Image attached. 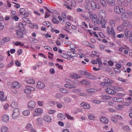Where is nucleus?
<instances>
[{"label":"nucleus","mask_w":132,"mask_h":132,"mask_svg":"<svg viewBox=\"0 0 132 132\" xmlns=\"http://www.w3.org/2000/svg\"><path fill=\"white\" fill-rule=\"evenodd\" d=\"M20 110L18 108H15L13 111V114L12 117L13 119H15L17 118L20 115Z\"/></svg>","instance_id":"f257e3e1"},{"label":"nucleus","mask_w":132,"mask_h":132,"mask_svg":"<svg viewBox=\"0 0 132 132\" xmlns=\"http://www.w3.org/2000/svg\"><path fill=\"white\" fill-rule=\"evenodd\" d=\"M107 33L109 35L111 33V34L112 36L113 37H115V32L114 29L113 27H112L111 28V30H110V29L109 27H107Z\"/></svg>","instance_id":"f03ea898"},{"label":"nucleus","mask_w":132,"mask_h":132,"mask_svg":"<svg viewBox=\"0 0 132 132\" xmlns=\"http://www.w3.org/2000/svg\"><path fill=\"white\" fill-rule=\"evenodd\" d=\"M27 105L28 108L29 109L32 110L35 107L36 104L35 101H31L28 103Z\"/></svg>","instance_id":"7ed1b4c3"},{"label":"nucleus","mask_w":132,"mask_h":132,"mask_svg":"<svg viewBox=\"0 0 132 132\" xmlns=\"http://www.w3.org/2000/svg\"><path fill=\"white\" fill-rule=\"evenodd\" d=\"M26 88L24 90V92L27 94L31 93V90H34V88L30 86H26Z\"/></svg>","instance_id":"20e7f679"},{"label":"nucleus","mask_w":132,"mask_h":132,"mask_svg":"<svg viewBox=\"0 0 132 132\" xmlns=\"http://www.w3.org/2000/svg\"><path fill=\"white\" fill-rule=\"evenodd\" d=\"M90 14V17L92 19V22L95 24H96V22H97V17L96 15H93L92 13L91 12H89Z\"/></svg>","instance_id":"39448f33"},{"label":"nucleus","mask_w":132,"mask_h":132,"mask_svg":"<svg viewBox=\"0 0 132 132\" xmlns=\"http://www.w3.org/2000/svg\"><path fill=\"white\" fill-rule=\"evenodd\" d=\"M45 87L44 83L40 81H38L36 85V87L37 88L42 89L44 88Z\"/></svg>","instance_id":"423d86ee"},{"label":"nucleus","mask_w":132,"mask_h":132,"mask_svg":"<svg viewBox=\"0 0 132 132\" xmlns=\"http://www.w3.org/2000/svg\"><path fill=\"white\" fill-rule=\"evenodd\" d=\"M77 81H73L71 80L68 79L67 82L70 85L72 88H76L77 87L76 86L74 85L76 84V83Z\"/></svg>","instance_id":"0eeeda50"},{"label":"nucleus","mask_w":132,"mask_h":132,"mask_svg":"<svg viewBox=\"0 0 132 132\" xmlns=\"http://www.w3.org/2000/svg\"><path fill=\"white\" fill-rule=\"evenodd\" d=\"M99 17L103 19L105 18L106 16V14L105 12L103 10H100L99 12Z\"/></svg>","instance_id":"6e6552de"},{"label":"nucleus","mask_w":132,"mask_h":132,"mask_svg":"<svg viewBox=\"0 0 132 132\" xmlns=\"http://www.w3.org/2000/svg\"><path fill=\"white\" fill-rule=\"evenodd\" d=\"M104 85L105 86H106L108 84H110V83H114L113 81L111 80L110 79L105 78V79L104 80Z\"/></svg>","instance_id":"1a4fd4ad"},{"label":"nucleus","mask_w":132,"mask_h":132,"mask_svg":"<svg viewBox=\"0 0 132 132\" xmlns=\"http://www.w3.org/2000/svg\"><path fill=\"white\" fill-rule=\"evenodd\" d=\"M86 76L87 78L89 79H95L96 78V77L93 76L91 74L87 72L86 74Z\"/></svg>","instance_id":"9d476101"},{"label":"nucleus","mask_w":132,"mask_h":132,"mask_svg":"<svg viewBox=\"0 0 132 132\" xmlns=\"http://www.w3.org/2000/svg\"><path fill=\"white\" fill-rule=\"evenodd\" d=\"M44 120L47 122H50L52 121V119L50 116L47 115H45L43 117Z\"/></svg>","instance_id":"9b49d317"},{"label":"nucleus","mask_w":132,"mask_h":132,"mask_svg":"<svg viewBox=\"0 0 132 132\" xmlns=\"http://www.w3.org/2000/svg\"><path fill=\"white\" fill-rule=\"evenodd\" d=\"M13 86L11 87V88H18L20 87V85L19 83L18 82L15 81L13 83Z\"/></svg>","instance_id":"f8f14e48"},{"label":"nucleus","mask_w":132,"mask_h":132,"mask_svg":"<svg viewBox=\"0 0 132 132\" xmlns=\"http://www.w3.org/2000/svg\"><path fill=\"white\" fill-rule=\"evenodd\" d=\"M80 105L84 108L86 109H88L90 107L89 105L85 103H81Z\"/></svg>","instance_id":"ddd939ff"},{"label":"nucleus","mask_w":132,"mask_h":132,"mask_svg":"<svg viewBox=\"0 0 132 132\" xmlns=\"http://www.w3.org/2000/svg\"><path fill=\"white\" fill-rule=\"evenodd\" d=\"M4 97V94L3 92L1 91L0 92V99L1 101H5L6 99V97Z\"/></svg>","instance_id":"4468645a"},{"label":"nucleus","mask_w":132,"mask_h":132,"mask_svg":"<svg viewBox=\"0 0 132 132\" xmlns=\"http://www.w3.org/2000/svg\"><path fill=\"white\" fill-rule=\"evenodd\" d=\"M105 91L108 94L114 95L116 93L115 91L110 88H107L105 89Z\"/></svg>","instance_id":"2eb2a0df"},{"label":"nucleus","mask_w":132,"mask_h":132,"mask_svg":"<svg viewBox=\"0 0 132 132\" xmlns=\"http://www.w3.org/2000/svg\"><path fill=\"white\" fill-rule=\"evenodd\" d=\"M15 12L14 11H12V14L11 16L12 17V19L15 20V21H17L18 20L19 18L17 16H16L15 15Z\"/></svg>","instance_id":"dca6fc26"},{"label":"nucleus","mask_w":132,"mask_h":132,"mask_svg":"<svg viewBox=\"0 0 132 132\" xmlns=\"http://www.w3.org/2000/svg\"><path fill=\"white\" fill-rule=\"evenodd\" d=\"M100 119V121L106 124L108 122V120L105 117H102Z\"/></svg>","instance_id":"f3484780"},{"label":"nucleus","mask_w":132,"mask_h":132,"mask_svg":"<svg viewBox=\"0 0 132 132\" xmlns=\"http://www.w3.org/2000/svg\"><path fill=\"white\" fill-rule=\"evenodd\" d=\"M2 120L4 122L8 121L9 119V117L7 115H3L2 117Z\"/></svg>","instance_id":"a211bd4d"},{"label":"nucleus","mask_w":132,"mask_h":132,"mask_svg":"<svg viewBox=\"0 0 132 132\" xmlns=\"http://www.w3.org/2000/svg\"><path fill=\"white\" fill-rule=\"evenodd\" d=\"M90 4L92 10H95L97 7L94 1H92L90 2Z\"/></svg>","instance_id":"6ab92c4d"},{"label":"nucleus","mask_w":132,"mask_h":132,"mask_svg":"<svg viewBox=\"0 0 132 132\" xmlns=\"http://www.w3.org/2000/svg\"><path fill=\"white\" fill-rule=\"evenodd\" d=\"M118 1L119 3H120L122 6H127L128 5L127 3L125 1V0H118Z\"/></svg>","instance_id":"aec40b11"},{"label":"nucleus","mask_w":132,"mask_h":132,"mask_svg":"<svg viewBox=\"0 0 132 132\" xmlns=\"http://www.w3.org/2000/svg\"><path fill=\"white\" fill-rule=\"evenodd\" d=\"M10 40V38L9 37H6L3 38L1 40L4 44L5 43L9 42Z\"/></svg>","instance_id":"412c9836"},{"label":"nucleus","mask_w":132,"mask_h":132,"mask_svg":"<svg viewBox=\"0 0 132 132\" xmlns=\"http://www.w3.org/2000/svg\"><path fill=\"white\" fill-rule=\"evenodd\" d=\"M8 128L5 126H2L1 128V132H7Z\"/></svg>","instance_id":"4be33fe9"},{"label":"nucleus","mask_w":132,"mask_h":132,"mask_svg":"<svg viewBox=\"0 0 132 132\" xmlns=\"http://www.w3.org/2000/svg\"><path fill=\"white\" fill-rule=\"evenodd\" d=\"M60 90L62 93H68L69 92V90L66 88H61L60 89Z\"/></svg>","instance_id":"5701e85b"},{"label":"nucleus","mask_w":132,"mask_h":132,"mask_svg":"<svg viewBox=\"0 0 132 132\" xmlns=\"http://www.w3.org/2000/svg\"><path fill=\"white\" fill-rule=\"evenodd\" d=\"M126 14L127 19L129 18V17L132 15V12L129 10H127L126 12Z\"/></svg>","instance_id":"b1692460"},{"label":"nucleus","mask_w":132,"mask_h":132,"mask_svg":"<svg viewBox=\"0 0 132 132\" xmlns=\"http://www.w3.org/2000/svg\"><path fill=\"white\" fill-rule=\"evenodd\" d=\"M107 3L108 4L113 6L115 4V2L114 0H106Z\"/></svg>","instance_id":"393cba45"},{"label":"nucleus","mask_w":132,"mask_h":132,"mask_svg":"<svg viewBox=\"0 0 132 132\" xmlns=\"http://www.w3.org/2000/svg\"><path fill=\"white\" fill-rule=\"evenodd\" d=\"M71 77L72 78H80L79 75L75 73H72L71 75Z\"/></svg>","instance_id":"a878e982"},{"label":"nucleus","mask_w":132,"mask_h":132,"mask_svg":"<svg viewBox=\"0 0 132 132\" xmlns=\"http://www.w3.org/2000/svg\"><path fill=\"white\" fill-rule=\"evenodd\" d=\"M106 21L105 20L103 19H102L101 20V23L102 25L101 26V27L103 28H105L106 27V26L105 25L106 24Z\"/></svg>","instance_id":"bb28decb"},{"label":"nucleus","mask_w":132,"mask_h":132,"mask_svg":"<svg viewBox=\"0 0 132 132\" xmlns=\"http://www.w3.org/2000/svg\"><path fill=\"white\" fill-rule=\"evenodd\" d=\"M87 92L89 93H90L91 92H95L97 91L96 90L93 88H89L86 90Z\"/></svg>","instance_id":"cd10ccee"},{"label":"nucleus","mask_w":132,"mask_h":132,"mask_svg":"<svg viewBox=\"0 0 132 132\" xmlns=\"http://www.w3.org/2000/svg\"><path fill=\"white\" fill-rule=\"evenodd\" d=\"M26 81L27 83L29 84H34L35 82L34 80L32 79H26Z\"/></svg>","instance_id":"c85d7f7f"},{"label":"nucleus","mask_w":132,"mask_h":132,"mask_svg":"<svg viewBox=\"0 0 132 132\" xmlns=\"http://www.w3.org/2000/svg\"><path fill=\"white\" fill-rule=\"evenodd\" d=\"M130 31L128 30L125 31V34L127 38H129L130 36Z\"/></svg>","instance_id":"c756f323"},{"label":"nucleus","mask_w":132,"mask_h":132,"mask_svg":"<svg viewBox=\"0 0 132 132\" xmlns=\"http://www.w3.org/2000/svg\"><path fill=\"white\" fill-rule=\"evenodd\" d=\"M126 14L125 12L124 13L121 14V19L123 20H125V19H127Z\"/></svg>","instance_id":"7c9ffc66"},{"label":"nucleus","mask_w":132,"mask_h":132,"mask_svg":"<svg viewBox=\"0 0 132 132\" xmlns=\"http://www.w3.org/2000/svg\"><path fill=\"white\" fill-rule=\"evenodd\" d=\"M114 12L116 13H120V8L118 7H114Z\"/></svg>","instance_id":"2f4dec72"},{"label":"nucleus","mask_w":132,"mask_h":132,"mask_svg":"<svg viewBox=\"0 0 132 132\" xmlns=\"http://www.w3.org/2000/svg\"><path fill=\"white\" fill-rule=\"evenodd\" d=\"M42 119L41 118H39L37 119L36 121L37 125H40L41 124L42 122Z\"/></svg>","instance_id":"473e14b6"},{"label":"nucleus","mask_w":132,"mask_h":132,"mask_svg":"<svg viewBox=\"0 0 132 132\" xmlns=\"http://www.w3.org/2000/svg\"><path fill=\"white\" fill-rule=\"evenodd\" d=\"M30 113V111L28 110H26L22 112L23 114L25 116H27L29 115Z\"/></svg>","instance_id":"72a5a7b5"},{"label":"nucleus","mask_w":132,"mask_h":132,"mask_svg":"<svg viewBox=\"0 0 132 132\" xmlns=\"http://www.w3.org/2000/svg\"><path fill=\"white\" fill-rule=\"evenodd\" d=\"M80 84L84 85H88L90 83L89 81H87L85 80H83L80 82Z\"/></svg>","instance_id":"f704fd0d"},{"label":"nucleus","mask_w":132,"mask_h":132,"mask_svg":"<svg viewBox=\"0 0 132 132\" xmlns=\"http://www.w3.org/2000/svg\"><path fill=\"white\" fill-rule=\"evenodd\" d=\"M17 105V103L16 101H14L12 102L11 105V106L12 108H14L16 107Z\"/></svg>","instance_id":"c9c22d12"},{"label":"nucleus","mask_w":132,"mask_h":132,"mask_svg":"<svg viewBox=\"0 0 132 132\" xmlns=\"http://www.w3.org/2000/svg\"><path fill=\"white\" fill-rule=\"evenodd\" d=\"M101 97L102 99L104 100H109L111 99V98L109 96L106 95L102 96Z\"/></svg>","instance_id":"e433bc0d"},{"label":"nucleus","mask_w":132,"mask_h":132,"mask_svg":"<svg viewBox=\"0 0 132 132\" xmlns=\"http://www.w3.org/2000/svg\"><path fill=\"white\" fill-rule=\"evenodd\" d=\"M122 24L124 26H129L130 25L129 22L127 20L123 22Z\"/></svg>","instance_id":"4c0bfd02"},{"label":"nucleus","mask_w":132,"mask_h":132,"mask_svg":"<svg viewBox=\"0 0 132 132\" xmlns=\"http://www.w3.org/2000/svg\"><path fill=\"white\" fill-rule=\"evenodd\" d=\"M43 111L40 108H38L37 109H35V112L36 113H40L43 112Z\"/></svg>","instance_id":"58836bf2"},{"label":"nucleus","mask_w":132,"mask_h":132,"mask_svg":"<svg viewBox=\"0 0 132 132\" xmlns=\"http://www.w3.org/2000/svg\"><path fill=\"white\" fill-rule=\"evenodd\" d=\"M122 128L126 131H129L130 130V128L128 126H123L122 127Z\"/></svg>","instance_id":"ea45409f"},{"label":"nucleus","mask_w":132,"mask_h":132,"mask_svg":"<svg viewBox=\"0 0 132 132\" xmlns=\"http://www.w3.org/2000/svg\"><path fill=\"white\" fill-rule=\"evenodd\" d=\"M64 100L65 102L68 103H69L71 101L70 98L68 97H65L64 98Z\"/></svg>","instance_id":"a19ab883"},{"label":"nucleus","mask_w":132,"mask_h":132,"mask_svg":"<svg viewBox=\"0 0 132 132\" xmlns=\"http://www.w3.org/2000/svg\"><path fill=\"white\" fill-rule=\"evenodd\" d=\"M43 25L49 27L51 25V23L48 21L44 22L43 23Z\"/></svg>","instance_id":"79ce46f5"},{"label":"nucleus","mask_w":132,"mask_h":132,"mask_svg":"<svg viewBox=\"0 0 132 132\" xmlns=\"http://www.w3.org/2000/svg\"><path fill=\"white\" fill-rule=\"evenodd\" d=\"M16 34L18 37L20 38H22L23 37L22 36L23 35V33L21 31H17L16 32Z\"/></svg>","instance_id":"37998d69"},{"label":"nucleus","mask_w":132,"mask_h":132,"mask_svg":"<svg viewBox=\"0 0 132 132\" xmlns=\"http://www.w3.org/2000/svg\"><path fill=\"white\" fill-rule=\"evenodd\" d=\"M32 126L31 125V124H30L29 123L28 124L27 126L26 127V129L28 130H31V129H32Z\"/></svg>","instance_id":"c03bdc74"},{"label":"nucleus","mask_w":132,"mask_h":132,"mask_svg":"<svg viewBox=\"0 0 132 132\" xmlns=\"http://www.w3.org/2000/svg\"><path fill=\"white\" fill-rule=\"evenodd\" d=\"M72 92L74 93H79L81 92V90L80 89H75L72 90Z\"/></svg>","instance_id":"a18cd8bd"},{"label":"nucleus","mask_w":132,"mask_h":132,"mask_svg":"<svg viewBox=\"0 0 132 132\" xmlns=\"http://www.w3.org/2000/svg\"><path fill=\"white\" fill-rule=\"evenodd\" d=\"M115 100H114V101L117 102H122L123 101V99L120 98H116Z\"/></svg>","instance_id":"49530a36"},{"label":"nucleus","mask_w":132,"mask_h":132,"mask_svg":"<svg viewBox=\"0 0 132 132\" xmlns=\"http://www.w3.org/2000/svg\"><path fill=\"white\" fill-rule=\"evenodd\" d=\"M82 43L84 45L86 46H91V44L86 41H84Z\"/></svg>","instance_id":"de8ad7c7"},{"label":"nucleus","mask_w":132,"mask_h":132,"mask_svg":"<svg viewBox=\"0 0 132 132\" xmlns=\"http://www.w3.org/2000/svg\"><path fill=\"white\" fill-rule=\"evenodd\" d=\"M88 118L91 120H93V119L95 118L94 116L92 114H88Z\"/></svg>","instance_id":"09e8293b"},{"label":"nucleus","mask_w":132,"mask_h":132,"mask_svg":"<svg viewBox=\"0 0 132 132\" xmlns=\"http://www.w3.org/2000/svg\"><path fill=\"white\" fill-rule=\"evenodd\" d=\"M100 3L103 6H105L106 5V3L104 0H101Z\"/></svg>","instance_id":"8fccbe9b"},{"label":"nucleus","mask_w":132,"mask_h":132,"mask_svg":"<svg viewBox=\"0 0 132 132\" xmlns=\"http://www.w3.org/2000/svg\"><path fill=\"white\" fill-rule=\"evenodd\" d=\"M78 73L79 74L81 75H86L87 72L84 71L79 70Z\"/></svg>","instance_id":"3c124183"},{"label":"nucleus","mask_w":132,"mask_h":132,"mask_svg":"<svg viewBox=\"0 0 132 132\" xmlns=\"http://www.w3.org/2000/svg\"><path fill=\"white\" fill-rule=\"evenodd\" d=\"M52 21L55 24H57L59 21L56 20V18H54L52 19Z\"/></svg>","instance_id":"603ef678"},{"label":"nucleus","mask_w":132,"mask_h":132,"mask_svg":"<svg viewBox=\"0 0 132 132\" xmlns=\"http://www.w3.org/2000/svg\"><path fill=\"white\" fill-rule=\"evenodd\" d=\"M124 107V106L122 105H118L117 107V109L119 110H122V108Z\"/></svg>","instance_id":"864d4df0"},{"label":"nucleus","mask_w":132,"mask_h":132,"mask_svg":"<svg viewBox=\"0 0 132 132\" xmlns=\"http://www.w3.org/2000/svg\"><path fill=\"white\" fill-rule=\"evenodd\" d=\"M15 45L16 46L20 45L21 46H22L23 44H21V43L20 42H16L15 43Z\"/></svg>","instance_id":"5fc2aeb1"},{"label":"nucleus","mask_w":132,"mask_h":132,"mask_svg":"<svg viewBox=\"0 0 132 132\" xmlns=\"http://www.w3.org/2000/svg\"><path fill=\"white\" fill-rule=\"evenodd\" d=\"M71 5L72 6H75L76 5V2L73 0H71Z\"/></svg>","instance_id":"6e6d98bb"},{"label":"nucleus","mask_w":132,"mask_h":132,"mask_svg":"<svg viewBox=\"0 0 132 132\" xmlns=\"http://www.w3.org/2000/svg\"><path fill=\"white\" fill-rule=\"evenodd\" d=\"M51 31L52 32H55L57 34H58L60 32L59 30L56 29H54L53 28H52Z\"/></svg>","instance_id":"4d7b16f0"},{"label":"nucleus","mask_w":132,"mask_h":132,"mask_svg":"<svg viewBox=\"0 0 132 132\" xmlns=\"http://www.w3.org/2000/svg\"><path fill=\"white\" fill-rule=\"evenodd\" d=\"M15 65L19 67L21 65V63L18 61L16 60L15 62Z\"/></svg>","instance_id":"13d9d810"},{"label":"nucleus","mask_w":132,"mask_h":132,"mask_svg":"<svg viewBox=\"0 0 132 132\" xmlns=\"http://www.w3.org/2000/svg\"><path fill=\"white\" fill-rule=\"evenodd\" d=\"M66 116H67V118L69 119L72 120L73 119V117H71L67 113L65 114Z\"/></svg>","instance_id":"bf43d9fd"},{"label":"nucleus","mask_w":132,"mask_h":132,"mask_svg":"<svg viewBox=\"0 0 132 132\" xmlns=\"http://www.w3.org/2000/svg\"><path fill=\"white\" fill-rule=\"evenodd\" d=\"M81 17L86 20H88L89 19V17L88 16H86L84 14H82L81 15Z\"/></svg>","instance_id":"052dcab7"},{"label":"nucleus","mask_w":132,"mask_h":132,"mask_svg":"<svg viewBox=\"0 0 132 132\" xmlns=\"http://www.w3.org/2000/svg\"><path fill=\"white\" fill-rule=\"evenodd\" d=\"M64 86L66 88H67L71 89L72 88L71 87V86L69 84H66L64 85Z\"/></svg>","instance_id":"680f3d73"},{"label":"nucleus","mask_w":132,"mask_h":132,"mask_svg":"<svg viewBox=\"0 0 132 132\" xmlns=\"http://www.w3.org/2000/svg\"><path fill=\"white\" fill-rule=\"evenodd\" d=\"M23 19L24 21L27 22L28 23H30V21L29 19L26 18H23Z\"/></svg>","instance_id":"e2e57ef3"},{"label":"nucleus","mask_w":132,"mask_h":132,"mask_svg":"<svg viewBox=\"0 0 132 132\" xmlns=\"http://www.w3.org/2000/svg\"><path fill=\"white\" fill-rule=\"evenodd\" d=\"M26 22L24 21L22 23H20L19 24V28H20L21 26H23L26 25Z\"/></svg>","instance_id":"0e129e2a"},{"label":"nucleus","mask_w":132,"mask_h":132,"mask_svg":"<svg viewBox=\"0 0 132 132\" xmlns=\"http://www.w3.org/2000/svg\"><path fill=\"white\" fill-rule=\"evenodd\" d=\"M118 30L120 31H122L123 30V28L122 26H119L117 27Z\"/></svg>","instance_id":"69168bd1"},{"label":"nucleus","mask_w":132,"mask_h":132,"mask_svg":"<svg viewBox=\"0 0 132 132\" xmlns=\"http://www.w3.org/2000/svg\"><path fill=\"white\" fill-rule=\"evenodd\" d=\"M84 6L85 8L87 10H89V4H87L86 3H84Z\"/></svg>","instance_id":"338daca9"},{"label":"nucleus","mask_w":132,"mask_h":132,"mask_svg":"<svg viewBox=\"0 0 132 132\" xmlns=\"http://www.w3.org/2000/svg\"><path fill=\"white\" fill-rule=\"evenodd\" d=\"M111 120L115 123H117V122L115 118L114 117H112L111 118Z\"/></svg>","instance_id":"774afa93"}]
</instances>
